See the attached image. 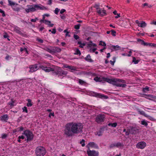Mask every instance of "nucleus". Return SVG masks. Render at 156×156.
Wrapping results in <instances>:
<instances>
[{
    "label": "nucleus",
    "instance_id": "obj_1",
    "mask_svg": "<svg viewBox=\"0 0 156 156\" xmlns=\"http://www.w3.org/2000/svg\"><path fill=\"white\" fill-rule=\"evenodd\" d=\"M83 126L80 123L69 122L65 126L64 133L68 137L72 136L73 134H78L82 132Z\"/></svg>",
    "mask_w": 156,
    "mask_h": 156
},
{
    "label": "nucleus",
    "instance_id": "obj_2",
    "mask_svg": "<svg viewBox=\"0 0 156 156\" xmlns=\"http://www.w3.org/2000/svg\"><path fill=\"white\" fill-rule=\"evenodd\" d=\"M27 5V8L25 9L26 12L28 13L30 12H33L39 9L44 10L46 9V8L41 5Z\"/></svg>",
    "mask_w": 156,
    "mask_h": 156
},
{
    "label": "nucleus",
    "instance_id": "obj_3",
    "mask_svg": "<svg viewBox=\"0 0 156 156\" xmlns=\"http://www.w3.org/2000/svg\"><path fill=\"white\" fill-rule=\"evenodd\" d=\"M22 134L26 136L27 142L31 141L34 139V135L33 132L29 129L24 130Z\"/></svg>",
    "mask_w": 156,
    "mask_h": 156
},
{
    "label": "nucleus",
    "instance_id": "obj_4",
    "mask_svg": "<svg viewBox=\"0 0 156 156\" xmlns=\"http://www.w3.org/2000/svg\"><path fill=\"white\" fill-rule=\"evenodd\" d=\"M46 153L45 148L42 146L37 147L35 150V153L36 156H44Z\"/></svg>",
    "mask_w": 156,
    "mask_h": 156
},
{
    "label": "nucleus",
    "instance_id": "obj_5",
    "mask_svg": "<svg viewBox=\"0 0 156 156\" xmlns=\"http://www.w3.org/2000/svg\"><path fill=\"white\" fill-rule=\"evenodd\" d=\"M67 72L62 70L60 67H58L57 70H55L53 69L52 73L54 75L59 76H65L67 74Z\"/></svg>",
    "mask_w": 156,
    "mask_h": 156
},
{
    "label": "nucleus",
    "instance_id": "obj_6",
    "mask_svg": "<svg viewBox=\"0 0 156 156\" xmlns=\"http://www.w3.org/2000/svg\"><path fill=\"white\" fill-rule=\"evenodd\" d=\"M105 118V115L102 114H99L96 116L95 121L98 123H101L104 122Z\"/></svg>",
    "mask_w": 156,
    "mask_h": 156
},
{
    "label": "nucleus",
    "instance_id": "obj_7",
    "mask_svg": "<svg viewBox=\"0 0 156 156\" xmlns=\"http://www.w3.org/2000/svg\"><path fill=\"white\" fill-rule=\"evenodd\" d=\"M38 65L37 64L30 65L29 67L30 70L29 71V72L33 73L37 70L40 68L39 66H38Z\"/></svg>",
    "mask_w": 156,
    "mask_h": 156
},
{
    "label": "nucleus",
    "instance_id": "obj_8",
    "mask_svg": "<svg viewBox=\"0 0 156 156\" xmlns=\"http://www.w3.org/2000/svg\"><path fill=\"white\" fill-rule=\"evenodd\" d=\"M146 146V143L144 141L139 142L136 145V147L138 149H143Z\"/></svg>",
    "mask_w": 156,
    "mask_h": 156
},
{
    "label": "nucleus",
    "instance_id": "obj_9",
    "mask_svg": "<svg viewBox=\"0 0 156 156\" xmlns=\"http://www.w3.org/2000/svg\"><path fill=\"white\" fill-rule=\"evenodd\" d=\"M87 154L88 156H99L98 152L94 150H87Z\"/></svg>",
    "mask_w": 156,
    "mask_h": 156
},
{
    "label": "nucleus",
    "instance_id": "obj_10",
    "mask_svg": "<svg viewBox=\"0 0 156 156\" xmlns=\"http://www.w3.org/2000/svg\"><path fill=\"white\" fill-rule=\"evenodd\" d=\"M39 67L40 68L46 72H49L50 71L52 72V71H53V69L51 68L50 67L44 66L41 65H40L39 66Z\"/></svg>",
    "mask_w": 156,
    "mask_h": 156
},
{
    "label": "nucleus",
    "instance_id": "obj_11",
    "mask_svg": "<svg viewBox=\"0 0 156 156\" xmlns=\"http://www.w3.org/2000/svg\"><path fill=\"white\" fill-rule=\"evenodd\" d=\"M129 129L131 134L135 135L138 133L139 130L136 127H131Z\"/></svg>",
    "mask_w": 156,
    "mask_h": 156
},
{
    "label": "nucleus",
    "instance_id": "obj_12",
    "mask_svg": "<svg viewBox=\"0 0 156 156\" xmlns=\"http://www.w3.org/2000/svg\"><path fill=\"white\" fill-rule=\"evenodd\" d=\"M86 147L89 150L90 149V147L98 148V147L97 144L94 142H90L86 146Z\"/></svg>",
    "mask_w": 156,
    "mask_h": 156
},
{
    "label": "nucleus",
    "instance_id": "obj_13",
    "mask_svg": "<svg viewBox=\"0 0 156 156\" xmlns=\"http://www.w3.org/2000/svg\"><path fill=\"white\" fill-rule=\"evenodd\" d=\"M93 93L94 94V96L96 97L105 99H107L108 98V97L107 96L104 95L103 94H100L94 92H93Z\"/></svg>",
    "mask_w": 156,
    "mask_h": 156
},
{
    "label": "nucleus",
    "instance_id": "obj_14",
    "mask_svg": "<svg viewBox=\"0 0 156 156\" xmlns=\"http://www.w3.org/2000/svg\"><path fill=\"white\" fill-rule=\"evenodd\" d=\"M104 82H106L109 83H112L114 84L115 83V78L113 79H110L108 78L105 77L104 78Z\"/></svg>",
    "mask_w": 156,
    "mask_h": 156
},
{
    "label": "nucleus",
    "instance_id": "obj_15",
    "mask_svg": "<svg viewBox=\"0 0 156 156\" xmlns=\"http://www.w3.org/2000/svg\"><path fill=\"white\" fill-rule=\"evenodd\" d=\"M9 116L7 114L3 115L1 117V120L2 121L7 122Z\"/></svg>",
    "mask_w": 156,
    "mask_h": 156
},
{
    "label": "nucleus",
    "instance_id": "obj_16",
    "mask_svg": "<svg viewBox=\"0 0 156 156\" xmlns=\"http://www.w3.org/2000/svg\"><path fill=\"white\" fill-rule=\"evenodd\" d=\"M52 49L53 53L59 52L61 51V49L58 47H54Z\"/></svg>",
    "mask_w": 156,
    "mask_h": 156
},
{
    "label": "nucleus",
    "instance_id": "obj_17",
    "mask_svg": "<svg viewBox=\"0 0 156 156\" xmlns=\"http://www.w3.org/2000/svg\"><path fill=\"white\" fill-rule=\"evenodd\" d=\"M85 60L87 62H94V61L91 58V57L89 54L87 55V56L85 58Z\"/></svg>",
    "mask_w": 156,
    "mask_h": 156
},
{
    "label": "nucleus",
    "instance_id": "obj_18",
    "mask_svg": "<svg viewBox=\"0 0 156 156\" xmlns=\"http://www.w3.org/2000/svg\"><path fill=\"white\" fill-rule=\"evenodd\" d=\"M64 67L66 68H68L69 69L72 70H76V68L74 66H70L67 65H64Z\"/></svg>",
    "mask_w": 156,
    "mask_h": 156
},
{
    "label": "nucleus",
    "instance_id": "obj_19",
    "mask_svg": "<svg viewBox=\"0 0 156 156\" xmlns=\"http://www.w3.org/2000/svg\"><path fill=\"white\" fill-rule=\"evenodd\" d=\"M114 85L118 87H125L126 86L125 84L121 83H115Z\"/></svg>",
    "mask_w": 156,
    "mask_h": 156
},
{
    "label": "nucleus",
    "instance_id": "obj_20",
    "mask_svg": "<svg viewBox=\"0 0 156 156\" xmlns=\"http://www.w3.org/2000/svg\"><path fill=\"white\" fill-rule=\"evenodd\" d=\"M8 1L9 3L8 5L11 6L12 7H13L15 5H18L17 3H16L14 2H12L10 0H8Z\"/></svg>",
    "mask_w": 156,
    "mask_h": 156
},
{
    "label": "nucleus",
    "instance_id": "obj_21",
    "mask_svg": "<svg viewBox=\"0 0 156 156\" xmlns=\"http://www.w3.org/2000/svg\"><path fill=\"white\" fill-rule=\"evenodd\" d=\"M44 23L50 27H52L54 25L53 24H51V22L47 20H45Z\"/></svg>",
    "mask_w": 156,
    "mask_h": 156
},
{
    "label": "nucleus",
    "instance_id": "obj_22",
    "mask_svg": "<svg viewBox=\"0 0 156 156\" xmlns=\"http://www.w3.org/2000/svg\"><path fill=\"white\" fill-rule=\"evenodd\" d=\"M144 95L147 96V98H146L150 100H152L151 98L156 99V97L152 95L145 94Z\"/></svg>",
    "mask_w": 156,
    "mask_h": 156
},
{
    "label": "nucleus",
    "instance_id": "obj_23",
    "mask_svg": "<svg viewBox=\"0 0 156 156\" xmlns=\"http://www.w3.org/2000/svg\"><path fill=\"white\" fill-rule=\"evenodd\" d=\"M147 26V23L144 22L142 21L139 24L138 26L142 28H144Z\"/></svg>",
    "mask_w": 156,
    "mask_h": 156
},
{
    "label": "nucleus",
    "instance_id": "obj_24",
    "mask_svg": "<svg viewBox=\"0 0 156 156\" xmlns=\"http://www.w3.org/2000/svg\"><path fill=\"white\" fill-rule=\"evenodd\" d=\"M27 106L28 107H30L33 105V102L31 101V100L30 99H29L27 100Z\"/></svg>",
    "mask_w": 156,
    "mask_h": 156
},
{
    "label": "nucleus",
    "instance_id": "obj_25",
    "mask_svg": "<svg viewBox=\"0 0 156 156\" xmlns=\"http://www.w3.org/2000/svg\"><path fill=\"white\" fill-rule=\"evenodd\" d=\"M115 83H125L126 82L125 80L119 79L115 78Z\"/></svg>",
    "mask_w": 156,
    "mask_h": 156
},
{
    "label": "nucleus",
    "instance_id": "obj_26",
    "mask_svg": "<svg viewBox=\"0 0 156 156\" xmlns=\"http://www.w3.org/2000/svg\"><path fill=\"white\" fill-rule=\"evenodd\" d=\"M103 133L102 129H101L96 132L95 134L97 135L98 136H100L102 135Z\"/></svg>",
    "mask_w": 156,
    "mask_h": 156
},
{
    "label": "nucleus",
    "instance_id": "obj_27",
    "mask_svg": "<svg viewBox=\"0 0 156 156\" xmlns=\"http://www.w3.org/2000/svg\"><path fill=\"white\" fill-rule=\"evenodd\" d=\"M25 138V137L23 135L19 136L17 138V141L20 143H22L21 140H23Z\"/></svg>",
    "mask_w": 156,
    "mask_h": 156
},
{
    "label": "nucleus",
    "instance_id": "obj_28",
    "mask_svg": "<svg viewBox=\"0 0 156 156\" xmlns=\"http://www.w3.org/2000/svg\"><path fill=\"white\" fill-rule=\"evenodd\" d=\"M111 48L115 51L117 50H118L121 49V47L119 46L118 45H116V46L115 45H112L111 46Z\"/></svg>",
    "mask_w": 156,
    "mask_h": 156
},
{
    "label": "nucleus",
    "instance_id": "obj_29",
    "mask_svg": "<svg viewBox=\"0 0 156 156\" xmlns=\"http://www.w3.org/2000/svg\"><path fill=\"white\" fill-rule=\"evenodd\" d=\"M15 101L13 100L12 99L9 102V105L10 106L13 107L16 105V104H14Z\"/></svg>",
    "mask_w": 156,
    "mask_h": 156
},
{
    "label": "nucleus",
    "instance_id": "obj_30",
    "mask_svg": "<svg viewBox=\"0 0 156 156\" xmlns=\"http://www.w3.org/2000/svg\"><path fill=\"white\" fill-rule=\"evenodd\" d=\"M115 147L117 148L122 147L124 146V144L122 143H120V142H118L115 143Z\"/></svg>",
    "mask_w": 156,
    "mask_h": 156
},
{
    "label": "nucleus",
    "instance_id": "obj_31",
    "mask_svg": "<svg viewBox=\"0 0 156 156\" xmlns=\"http://www.w3.org/2000/svg\"><path fill=\"white\" fill-rule=\"evenodd\" d=\"M17 5H14V6H13V7L12 8L14 11L18 12L20 10V9L19 7H17Z\"/></svg>",
    "mask_w": 156,
    "mask_h": 156
},
{
    "label": "nucleus",
    "instance_id": "obj_32",
    "mask_svg": "<svg viewBox=\"0 0 156 156\" xmlns=\"http://www.w3.org/2000/svg\"><path fill=\"white\" fill-rule=\"evenodd\" d=\"M88 46L89 47H90L92 46L96 47L97 46V45L93 43L92 42L90 41L88 44Z\"/></svg>",
    "mask_w": 156,
    "mask_h": 156
},
{
    "label": "nucleus",
    "instance_id": "obj_33",
    "mask_svg": "<svg viewBox=\"0 0 156 156\" xmlns=\"http://www.w3.org/2000/svg\"><path fill=\"white\" fill-rule=\"evenodd\" d=\"M117 124L116 122H114L113 123H109L108 124V126H111L113 127H116L117 126Z\"/></svg>",
    "mask_w": 156,
    "mask_h": 156
},
{
    "label": "nucleus",
    "instance_id": "obj_34",
    "mask_svg": "<svg viewBox=\"0 0 156 156\" xmlns=\"http://www.w3.org/2000/svg\"><path fill=\"white\" fill-rule=\"evenodd\" d=\"M102 16H104L107 15L106 11H105L104 8L101 9V14H100Z\"/></svg>",
    "mask_w": 156,
    "mask_h": 156
},
{
    "label": "nucleus",
    "instance_id": "obj_35",
    "mask_svg": "<svg viewBox=\"0 0 156 156\" xmlns=\"http://www.w3.org/2000/svg\"><path fill=\"white\" fill-rule=\"evenodd\" d=\"M77 44L80 45L79 47L81 48H83L85 45V44L84 43H82L81 41H78Z\"/></svg>",
    "mask_w": 156,
    "mask_h": 156
},
{
    "label": "nucleus",
    "instance_id": "obj_36",
    "mask_svg": "<svg viewBox=\"0 0 156 156\" xmlns=\"http://www.w3.org/2000/svg\"><path fill=\"white\" fill-rule=\"evenodd\" d=\"M141 124L144 126H147L148 125V123L146 120H143L141 121Z\"/></svg>",
    "mask_w": 156,
    "mask_h": 156
},
{
    "label": "nucleus",
    "instance_id": "obj_37",
    "mask_svg": "<svg viewBox=\"0 0 156 156\" xmlns=\"http://www.w3.org/2000/svg\"><path fill=\"white\" fill-rule=\"evenodd\" d=\"M149 91V87L147 86H146L144 88H143V91L145 93L146 91Z\"/></svg>",
    "mask_w": 156,
    "mask_h": 156
},
{
    "label": "nucleus",
    "instance_id": "obj_38",
    "mask_svg": "<svg viewBox=\"0 0 156 156\" xmlns=\"http://www.w3.org/2000/svg\"><path fill=\"white\" fill-rule=\"evenodd\" d=\"M17 129L18 131V132H20L21 131H23L24 129V128L22 126L18 127L17 128Z\"/></svg>",
    "mask_w": 156,
    "mask_h": 156
},
{
    "label": "nucleus",
    "instance_id": "obj_39",
    "mask_svg": "<svg viewBox=\"0 0 156 156\" xmlns=\"http://www.w3.org/2000/svg\"><path fill=\"white\" fill-rule=\"evenodd\" d=\"M22 80H15L13 81H12V82L15 83L16 82V85L17 86H19V84L20 83V82Z\"/></svg>",
    "mask_w": 156,
    "mask_h": 156
},
{
    "label": "nucleus",
    "instance_id": "obj_40",
    "mask_svg": "<svg viewBox=\"0 0 156 156\" xmlns=\"http://www.w3.org/2000/svg\"><path fill=\"white\" fill-rule=\"evenodd\" d=\"M132 62H134L135 64H137L139 62V60H136L135 57H133Z\"/></svg>",
    "mask_w": 156,
    "mask_h": 156
},
{
    "label": "nucleus",
    "instance_id": "obj_41",
    "mask_svg": "<svg viewBox=\"0 0 156 156\" xmlns=\"http://www.w3.org/2000/svg\"><path fill=\"white\" fill-rule=\"evenodd\" d=\"M78 80L79 83L80 85H83L86 83V82L85 81L81 79H79Z\"/></svg>",
    "mask_w": 156,
    "mask_h": 156
},
{
    "label": "nucleus",
    "instance_id": "obj_42",
    "mask_svg": "<svg viewBox=\"0 0 156 156\" xmlns=\"http://www.w3.org/2000/svg\"><path fill=\"white\" fill-rule=\"evenodd\" d=\"M75 55H80L81 54V53L80 52V51L78 49H76V51H75V52L74 53Z\"/></svg>",
    "mask_w": 156,
    "mask_h": 156
},
{
    "label": "nucleus",
    "instance_id": "obj_43",
    "mask_svg": "<svg viewBox=\"0 0 156 156\" xmlns=\"http://www.w3.org/2000/svg\"><path fill=\"white\" fill-rule=\"evenodd\" d=\"M24 50H25V51H26V53H27V54H28V51L27 50V48L25 47L24 48H20V51H24Z\"/></svg>",
    "mask_w": 156,
    "mask_h": 156
},
{
    "label": "nucleus",
    "instance_id": "obj_44",
    "mask_svg": "<svg viewBox=\"0 0 156 156\" xmlns=\"http://www.w3.org/2000/svg\"><path fill=\"white\" fill-rule=\"evenodd\" d=\"M99 45L103 46H106V44L105 42L102 41H101L100 42Z\"/></svg>",
    "mask_w": 156,
    "mask_h": 156
},
{
    "label": "nucleus",
    "instance_id": "obj_45",
    "mask_svg": "<svg viewBox=\"0 0 156 156\" xmlns=\"http://www.w3.org/2000/svg\"><path fill=\"white\" fill-rule=\"evenodd\" d=\"M80 144H81L82 147H84L85 146L84 140L82 139V140L80 142Z\"/></svg>",
    "mask_w": 156,
    "mask_h": 156
},
{
    "label": "nucleus",
    "instance_id": "obj_46",
    "mask_svg": "<svg viewBox=\"0 0 156 156\" xmlns=\"http://www.w3.org/2000/svg\"><path fill=\"white\" fill-rule=\"evenodd\" d=\"M0 13L2 14V16L3 17H5V12L1 9H0Z\"/></svg>",
    "mask_w": 156,
    "mask_h": 156
},
{
    "label": "nucleus",
    "instance_id": "obj_47",
    "mask_svg": "<svg viewBox=\"0 0 156 156\" xmlns=\"http://www.w3.org/2000/svg\"><path fill=\"white\" fill-rule=\"evenodd\" d=\"M36 40L38 42L41 43H43L44 41L42 39H41L39 37L37 38Z\"/></svg>",
    "mask_w": 156,
    "mask_h": 156
},
{
    "label": "nucleus",
    "instance_id": "obj_48",
    "mask_svg": "<svg viewBox=\"0 0 156 156\" xmlns=\"http://www.w3.org/2000/svg\"><path fill=\"white\" fill-rule=\"evenodd\" d=\"M111 34L113 36H116V32L115 31L113 30H111Z\"/></svg>",
    "mask_w": 156,
    "mask_h": 156
},
{
    "label": "nucleus",
    "instance_id": "obj_49",
    "mask_svg": "<svg viewBox=\"0 0 156 156\" xmlns=\"http://www.w3.org/2000/svg\"><path fill=\"white\" fill-rule=\"evenodd\" d=\"M15 30L17 33L18 34H20L21 33L20 29L19 27H18L17 28H16L15 29Z\"/></svg>",
    "mask_w": 156,
    "mask_h": 156
},
{
    "label": "nucleus",
    "instance_id": "obj_50",
    "mask_svg": "<svg viewBox=\"0 0 156 156\" xmlns=\"http://www.w3.org/2000/svg\"><path fill=\"white\" fill-rule=\"evenodd\" d=\"M23 109V112H25L27 113H28V111L27 110V107L26 106H24L22 108Z\"/></svg>",
    "mask_w": 156,
    "mask_h": 156
},
{
    "label": "nucleus",
    "instance_id": "obj_51",
    "mask_svg": "<svg viewBox=\"0 0 156 156\" xmlns=\"http://www.w3.org/2000/svg\"><path fill=\"white\" fill-rule=\"evenodd\" d=\"M60 9H58V8H56L55 9L54 11V13L57 15L58 14V12L59 11Z\"/></svg>",
    "mask_w": 156,
    "mask_h": 156
},
{
    "label": "nucleus",
    "instance_id": "obj_52",
    "mask_svg": "<svg viewBox=\"0 0 156 156\" xmlns=\"http://www.w3.org/2000/svg\"><path fill=\"white\" fill-rule=\"evenodd\" d=\"M80 24L75 25L74 26V28L76 30L79 29H80Z\"/></svg>",
    "mask_w": 156,
    "mask_h": 156
},
{
    "label": "nucleus",
    "instance_id": "obj_53",
    "mask_svg": "<svg viewBox=\"0 0 156 156\" xmlns=\"http://www.w3.org/2000/svg\"><path fill=\"white\" fill-rule=\"evenodd\" d=\"M99 7L100 4H95L94 6V8H96V9H98L99 8H100Z\"/></svg>",
    "mask_w": 156,
    "mask_h": 156
},
{
    "label": "nucleus",
    "instance_id": "obj_54",
    "mask_svg": "<svg viewBox=\"0 0 156 156\" xmlns=\"http://www.w3.org/2000/svg\"><path fill=\"white\" fill-rule=\"evenodd\" d=\"M104 77H99V79H98V82H104Z\"/></svg>",
    "mask_w": 156,
    "mask_h": 156
},
{
    "label": "nucleus",
    "instance_id": "obj_55",
    "mask_svg": "<svg viewBox=\"0 0 156 156\" xmlns=\"http://www.w3.org/2000/svg\"><path fill=\"white\" fill-rule=\"evenodd\" d=\"M129 134H130V131L129 129H127V131L125 133V135L126 136H128Z\"/></svg>",
    "mask_w": 156,
    "mask_h": 156
},
{
    "label": "nucleus",
    "instance_id": "obj_56",
    "mask_svg": "<svg viewBox=\"0 0 156 156\" xmlns=\"http://www.w3.org/2000/svg\"><path fill=\"white\" fill-rule=\"evenodd\" d=\"M46 51L51 54H53L52 49L51 50L49 48H46Z\"/></svg>",
    "mask_w": 156,
    "mask_h": 156
},
{
    "label": "nucleus",
    "instance_id": "obj_57",
    "mask_svg": "<svg viewBox=\"0 0 156 156\" xmlns=\"http://www.w3.org/2000/svg\"><path fill=\"white\" fill-rule=\"evenodd\" d=\"M7 136V135L5 133V134H3L1 136V138L2 139H4L5 138H6Z\"/></svg>",
    "mask_w": 156,
    "mask_h": 156
},
{
    "label": "nucleus",
    "instance_id": "obj_58",
    "mask_svg": "<svg viewBox=\"0 0 156 156\" xmlns=\"http://www.w3.org/2000/svg\"><path fill=\"white\" fill-rule=\"evenodd\" d=\"M97 10V12L99 15L101 14V9L99 8L98 9H96Z\"/></svg>",
    "mask_w": 156,
    "mask_h": 156
},
{
    "label": "nucleus",
    "instance_id": "obj_59",
    "mask_svg": "<svg viewBox=\"0 0 156 156\" xmlns=\"http://www.w3.org/2000/svg\"><path fill=\"white\" fill-rule=\"evenodd\" d=\"M73 37L76 40H77L79 38V36H78L77 35H76L75 34L73 35Z\"/></svg>",
    "mask_w": 156,
    "mask_h": 156
},
{
    "label": "nucleus",
    "instance_id": "obj_60",
    "mask_svg": "<svg viewBox=\"0 0 156 156\" xmlns=\"http://www.w3.org/2000/svg\"><path fill=\"white\" fill-rule=\"evenodd\" d=\"M38 20V19L37 18H36L35 19H31L30 20H31V21L32 22H35L37 20Z\"/></svg>",
    "mask_w": 156,
    "mask_h": 156
},
{
    "label": "nucleus",
    "instance_id": "obj_61",
    "mask_svg": "<svg viewBox=\"0 0 156 156\" xmlns=\"http://www.w3.org/2000/svg\"><path fill=\"white\" fill-rule=\"evenodd\" d=\"M115 147V144H111L110 146L109 147L110 148H112L113 147Z\"/></svg>",
    "mask_w": 156,
    "mask_h": 156
},
{
    "label": "nucleus",
    "instance_id": "obj_62",
    "mask_svg": "<svg viewBox=\"0 0 156 156\" xmlns=\"http://www.w3.org/2000/svg\"><path fill=\"white\" fill-rule=\"evenodd\" d=\"M66 11V10L65 9H62L60 11V13L62 14Z\"/></svg>",
    "mask_w": 156,
    "mask_h": 156
},
{
    "label": "nucleus",
    "instance_id": "obj_63",
    "mask_svg": "<svg viewBox=\"0 0 156 156\" xmlns=\"http://www.w3.org/2000/svg\"><path fill=\"white\" fill-rule=\"evenodd\" d=\"M139 114L141 115H144L145 114V112L143 111H138Z\"/></svg>",
    "mask_w": 156,
    "mask_h": 156
},
{
    "label": "nucleus",
    "instance_id": "obj_64",
    "mask_svg": "<svg viewBox=\"0 0 156 156\" xmlns=\"http://www.w3.org/2000/svg\"><path fill=\"white\" fill-rule=\"evenodd\" d=\"M132 50H130L129 52V54L127 55V56L128 57H130L132 53Z\"/></svg>",
    "mask_w": 156,
    "mask_h": 156
}]
</instances>
